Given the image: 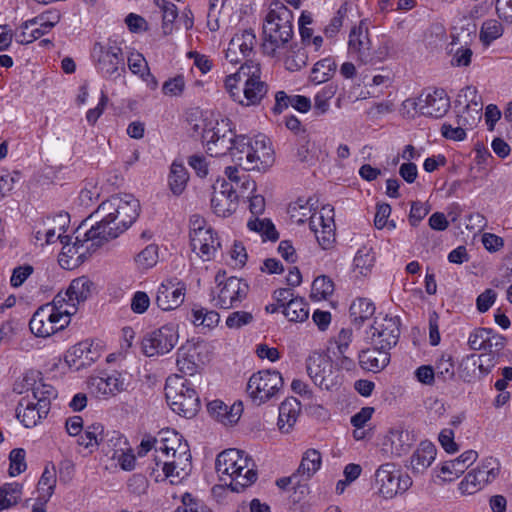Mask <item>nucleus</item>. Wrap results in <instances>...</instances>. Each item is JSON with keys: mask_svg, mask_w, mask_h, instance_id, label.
Listing matches in <instances>:
<instances>
[{"mask_svg": "<svg viewBox=\"0 0 512 512\" xmlns=\"http://www.w3.org/2000/svg\"><path fill=\"white\" fill-rule=\"evenodd\" d=\"M48 413L45 404H37L36 401L27 397L22 398L16 408V417L26 428L38 425Z\"/></svg>", "mask_w": 512, "mask_h": 512, "instance_id": "b1692460", "label": "nucleus"}, {"mask_svg": "<svg viewBox=\"0 0 512 512\" xmlns=\"http://www.w3.org/2000/svg\"><path fill=\"white\" fill-rule=\"evenodd\" d=\"M301 409L300 402L290 397L284 400L279 407L278 428L283 433H288L297 421Z\"/></svg>", "mask_w": 512, "mask_h": 512, "instance_id": "473e14b6", "label": "nucleus"}, {"mask_svg": "<svg viewBox=\"0 0 512 512\" xmlns=\"http://www.w3.org/2000/svg\"><path fill=\"white\" fill-rule=\"evenodd\" d=\"M310 201L311 199L299 198L289 205L288 213L297 224H302L309 220V227L319 245L323 249H328L335 241L334 208L330 205H325L317 214L313 212V204Z\"/></svg>", "mask_w": 512, "mask_h": 512, "instance_id": "f03ea898", "label": "nucleus"}, {"mask_svg": "<svg viewBox=\"0 0 512 512\" xmlns=\"http://www.w3.org/2000/svg\"><path fill=\"white\" fill-rule=\"evenodd\" d=\"M91 388L99 397L114 396L124 389V382L118 372L106 377H95L91 380Z\"/></svg>", "mask_w": 512, "mask_h": 512, "instance_id": "7c9ffc66", "label": "nucleus"}, {"mask_svg": "<svg viewBox=\"0 0 512 512\" xmlns=\"http://www.w3.org/2000/svg\"><path fill=\"white\" fill-rule=\"evenodd\" d=\"M155 5L162 13V30L165 35L173 31V23L178 16V10L175 4L167 0H154Z\"/></svg>", "mask_w": 512, "mask_h": 512, "instance_id": "09e8293b", "label": "nucleus"}, {"mask_svg": "<svg viewBox=\"0 0 512 512\" xmlns=\"http://www.w3.org/2000/svg\"><path fill=\"white\" fill-rule=\"evenodd\" d=\"M306 369L315 385L330 390L337 384L330 357L325 353L314 351L306 360Z\"/></svg>", "mask_w": 512, "mask_h": 512, "instance_id": "f8f14e48", "label": "nucleus"}, {"mask_svg": "<svg viewBox=\"0 0 512 512\" xmlns=\"http://www.w3.org/2000/svg\"><path fill=\"white\" fill-rule=\"evenodd\" d=\"M189 174L182 163L174 161L169 174V187L174 195H180L185 190Z\"/></svg>", "mask_w": 512, "mask_h": 512, "instance_id": "79ce46f5", "label": "nucleus"}, {"mask_svg": "<svg viewBox=\"0 0 512 512\" xmlns=\"http://www.w3.org/2000/svg\"><path fill=\"white\" fill-rule=\"evenodd\" d=\"M359 364L362 369L378 373L382 371L390 362V353L384 348L373 345L371 348L362 350L359 353Z\"/></svg>", "mask_w": 512, "mask_h": 512, "instance_id": "bb28decb", "label": "nucleus"}, {"mask_svg": "<svg viewBox=\"0 0 512 512\" xmlns=\"http://www.w3.org/2000/svg\"><path fill=\"white\" fill-rule=\"evenodd\" d=\"M185 285L173 280L162 283L157 291L156 304L164 310H172L179 307L185 298Z\"/></svg>", "mask_w": 512, "mask_h": 512, "instance_id": "4be33fe9", "label": "nucleus"}, {"mask_svg": "<svg viewBox=\"0 0 512 512\" xmlns=\"http://www.w3.org/2000/svg\"><path fill=\"white\" fill-rule=\"evenodd\" d=\"M67 295L59 292L50 303L54 311L59 315L60 322H62L61 325L66 326L70 323L71 316L77 312V305L80 303Z\"/></svg>", "mask_w": 512, "mask_h": 512, "instance_id": "58836bf2", "label": "nucleus"}, {"mask_svg": "<svg viewBox=\"0 0 512 512\" xmlns=\"http://www.w3.org/2000/svg\"><path fill=\"white\" fill-rule=\"evenodd\" d=\"M283 313L291 322H303L309 317L308 305L301 297L288 302Z\"/></svg>", "mask_w": 512, "mask_h": 512, "instance_id": "de8ad7c7", "label": "nucleus"}, {"mask_svg": "<svg viewBox=\"0 0 512 512\" xmlns=\"http://www.w3.org/2000/svg\"><path fill=\"white\" fill-rule=\"evenodd\" d=\"M417 105L422 115L438 119L448 112L450 98L444 89L428 90L420 95Z\"/></svg>", "mask_w": 512, "mask_h": 512, "instance_id": "a211bd4d", "label": "nucleus"}, {"mask_svg": "<svg viewBox=\"0 0 512 512\" xmlns=\"http://www.w3.org/2000/svg\"><path fill=\"white\" fill-rule=\"evenodd\" d=\"M99 447L106 455L115 459L122 450H129L126 438L117 431H104L99 438Z\"/></svg>", "mask_w": 512, "mask_h": 512, "instance_id": "c9c22d12", "label": "nucleus"}, {"mask_svg": "<svg viewBox=\"0 0 512 512\" xmlns=\"http://www.w3.org/2000/svg\"><path fill=\"white\" fill-rule=\"evenodd\" d=\"M375 262V253L371 247H361L354 257V270L361 275H367Z\"/></svg>", "mask_w": 512, "mask_h": 512, "instance_id": "8fccbe9b", "label": "nucleus"}, {"mask_svg": "<svg viewBox=\"0 0 512 512\" xmlns=\"http://www.w3.org/2000/svg\"><path fill=\"white\" fill-rule=\"evenodd\" d=\"M99 352L88 340L81 341L72 346L65 355V361L70 367L79 370L91 365L99 358Z\"/></svg>", "mask_w": 512, "mask_h": 512, "instance_id": "5701e85b", "label": "nucleus"}, {"mask_svg": "<svg viewBox=\"0 0 512 512\" xmlns=\"http://www.w3.org/2000/svg\"><path fill=\"white\" fill-rule=\"evenodd\" d=\"M91 57L99 64H119L124 61V52L115 41L95 43L91 50Z\"/></svg>", "mask_w": 512, "mask_h": 512, "instance_id": "c756f323", "label": "nucleus"}, {"mask_svg": "<svg viewBox=\"0 0 512 512\" xmlns=\"http://www.w3.org/2000/svg\"><path fill=\"white\" fill-rule=\"evenodd\" d=\"M178 338L177 327L173 324H167L143 337L142 350L148 357L163 355L175 347Z\"/></svg>", "mask_w": 512, "mask_h": 512, "instance_id": "9d476101", "label": "nucleus"}, {"mask_svg": "<svg viewBox=\"0 0 512 512\" xmlns=\"http://www.w3.org/2000/svg\"><path fill=\"white\" fill-rule=\"evenodd\" d=\"M348 49L350 53L359 55V60L363 61L362 56L370 50V40L368 38L367 27L360 22L358 27L352 28L349 34Z\"/></svg>", "mask_w": 512, "mask_h": 512, "instance_id": "4c0bfd02", "label": "nucleus"}, {"mask_svg": "<svg viewBox=\"0 0 512 512\" xmlns=\"http://www.w3.org/2000/svg\"><path fill=\"white\" fill-rule=\"evenodd\" d=\"M25 450L22 448H15L9 454L10 467L9 474L10 476H17L24 472L27 468L25 461Z\"/></svg>", "mask_w": 512, "mask_h": 512, "instance_id": "e2e57ef3", "label": "nucleus"}, {"mask_svg": "<svg viewBox=\"0 0 512 512\" xmlns=\"http://www.w3.org/2000/svg\"><path fill=\"white\" fill-rule=\"evenodd\" d=\"M103 432V426L99 423L88 426L84 433L78 435L77 444L85 448L99 447V438Z\"/></svg>", "mask_w": 512, "mask_h": 512, "instance_id": "4d7b16f0", "label": "nucleus"}, {"mask_svg": "<svg viewBox=\"0 0 512 512\" xmlns=\"http://www.w3.org/2000/svg\"><path fill=\"white\" fill-rule=\"evenodd\" d=\"M476 39L475 25H468L460 33L452 34L449 44V53L452 55V63L470 64L473 51L471 44Z\"/></svg>", "mask_w": 512, "mask_h": 512, "instance_id": "aec40b11", "label": "nucleus"}, {"mask_svg": "<svg viewBox=\"0 0 512 512\" xmlns=\"http://www.w3.org/2000/svg\"><path fill=\"white\" fill-rule=\"evenodd\" d=\"M93 283L85 276L72 280L68 289L63 292L68 294L67 296L72 297L77 302L85 301L92 292Z\"/></svg>", "mask_w": 512, "mask_h": 512, "instance_id": "49530a36", "label": "nucleus"}, {"mask_svg": "<svg viewBox=\"0 0 512 512\" xmlns=\"http://www.w3.org/2000/svg\"><path fill=\"white\" fill-rule=\"evenodd\" d=\"M192 322L199 326H205L208 328L214 327L220 320V315L214 310H208L201 306H195L192 309Z\"/></svg>", "mask_w": 512, "mask_h": 512, "instance_id": "5fc2aeb1", "label": "nucleus"}, {"mask_svg": "<svg viewBox=\"0 0 512 512\" xmlns=\"http://www.w3.org/2000/svg\"><path fill=\"white\" fill-rule=\"evenodd\" d=\"M239 195L232 183L218 179L213 185L211 208L219 217L231 216L238 207Z\"/></svg>", "mask_w": 512, "mask_h": 512, "instance_id": "ddd939ff", "label": "nucleus"}, {"mask_svg": "<svg viewBox=\"0 0 512 512\" xmlns=\"http://www.w3.org/2000/svg\"><path fill=\"white\" fill-rule=\"evenodd\" d=\"M165 396L171 409L186 418L194 417L200 408L198 393L182 376L173 375L167 378Z\"/></svg>", "mask_w": 512, "mask_h": 512, "instance_id": "423d86ee", "label": "nucleus"}, {"mask_svg": "<svg viewBox=\"0 0 512 512\" xmlns=\"http://www.w3.org/2000/svg\"><path fill=\"white\" fill-rule=\"evenodd\" d=\"M186 463L185 466L178 464L180 462V456L178 452H172L166 457L155 456L156 467H161L164 478L169 479L171 484L181 483L186 477L189 476L192 470L191 453L190 449L186 451ZM181 459H183L181 457Z\"/></svg>", "mask_w": 512, "mask_h": 512, "instance_id": "f3484780", "label": "nucleus"}, {"mask_svg": "<svg viewBox=\"0 0 512 512\" xmlns=\"http://www.w3.org/2000/svg\"><path fill=\"white\" fill-rule=\"evenodd\" d=\"M254 144V137L247 135H236L234 145L231 150V157L234 162L242 166L244 170H253V157L252 149Z\"/></svg>", "mask_w": 512, "mask_h": 512, "instance_id": "c85d7f7f", "label": "nucleus"}, {"mask_svg": "<svg viewBox=\"0 0 512 512\" xmlns=\"http://www.w3.org/2000/svg\"><path fill=\"white\" fill-rule=\"evenodd\" d=\"M478 479L480 478L473 469L469 471L459 484V490L461 493L472 495L485 487L484 484H482V482Z\"/></svg>", "mask_w": 512, "mask_h": 512, "instance_id": "0e129e2a", "label": "nucleus"}, {"mask_svg": "<svg viewBox=\"0 0 512 512\" xmlns=\"http://www.w3.org/2000/svg\"><path fill=\"white\" fill-rule=\"evenodd\" d=\"M236 134L231 128L230 120L222 118L215 122H206L202 133V142L210 156L231 155Z\"/></svg>", "mask_w": 512, "mask_h": 512, "instance_id": "0eeeda50", "label": "nucleus"}, {"mask_svg": "<svg viewBox=\"0 0 512 512\" xmlns=\"http://www.w3.org/2000/svg\"><path fill=\"white\" fill-rule=\"evenodd\" d=\"M139 201L130 194L115 195L103 201L94 216L99 219L85 232L86 240L96 245L117 238L125 232L139 216Z\"/></svg>", "mask_w": 512, "mask_h": 512, "instance_id": "f257e3e1", "label": "nucleus"}, {"mask_svg": "<svg viewBox=\"0 0 512 512\" xmlns=\"http://www.w3.org/2000/svg\"><path fill=\"white\" fill-rule=\"evenodd\" d=\"M68 222L69 215L67 213H61L52 218L48 217L44 223L45 244L54 243L57 239L61 241V238L70 240L69 235H63Z\"/></svg>", "mask_w": 512, "mask_h": 512, "instance_id": "e433bc0d", "label": "nucleus"}, {"mask_svg": "<svg viewBox=\"0 0 512 512\" xmlns=\"http://www.w3.org/2000/svg\"><path fill=\"white\" fill-rule=\"evenodd\" d=\"M478 458V453L475 450H467L459 457L445 461L440 468L442 474L451 475L454 478L459 477L464 471L470 467Z\"/></svg>", "mask_w": 512, "mask_h": 512, "instance_id": "f704fd0d", "label": "nucleus"}, {"mask_svg": "<svg viewBox=\"0 0 512 512\" xmlns=\"http://www.w3.org/2000/svg\"><path fill=\"white\" fill-rule=\"evenodd\" d=\"M293 13L280 2L271 4L263 25L264 54L274 56L276 49L288 43L293 36Z\"/></svg>", "mask_w": 512, "mask_h": 512, "instance_id": "20e7f679", "label": "nucleus"}, {"mask_svg": "<svg viewBox=\"0 0 512 512\" xmlns=\"http://www.w3.org/2000/svg\"><path fill=\"white\" fill-rule=\"evenodd\" d=\"M158 261V247L150 244L146 246L135 257L137 266L141 269H149L153 267Z\"/></svg>", "mask_w": 512, "mask_h": 512, "instance_id": "052dcab7", "label": "nucleus"}, {"mask_svg": "<svg viewBox=\"0 0 512 512\" xmlns=\"http://www.w3.org/2000/svg\"><path fill=\"white\" fill-rule=\"evenodd\" d=\"M56 486V476L53 470H49L45 468L39 481H38V492L39 497L38 501H43V503H47L51 496L54 493V489Z\"/></svg>", "mask_w": 512, "mask_h": 512, "instance_id": "3c124183", "label": "nucleus"}, {"mask_svg": "<svg viewBox=\"0 0 512 512\" xmlns=\"http://www.w3.org/2000/svg\"><path fill=\"white\" fill-rule=\"evenodd\" d=\"M175 512H209V510L201 500L190 493H185L182 496V506L178 507Z\"/></svg>", "mask_w": 512, "mask_h": 512, "instance_id": "338daca9", "label": "nucleus"}, {"mask_svg": "<svg viewBox=\"0 0 512 512\" xmlns=\"http://www.w3.org/2000/svg\"><path fill=\"white\" fill-rule=\"evenodd\" d=\"M378 494L384 499H392L404 494L411 486L412 479L402 472L395 463L387 462L380 465L374 474Z\"/></svg>", "mask_w": 512, "mask_h": 512, "instance_id": "6e6552de", "label": "nucleus"}, {"mask_svg": "<svg viewBox=\"0 0 512 512\" xmlns=\"http://www.w3.org/2000/svg\"><path fill=\"white\" fill-rule=\"evenodd\" d=\"M32 395V399L36 401L37 404H45L47 410L50 411L51 401L56 399L57 391L53 386L49 384L38 383L33 387Z\"/></svg>", "mask_w": 512, "mask_h": 512, "instance_id": "6e6d98bb", "label": "nucleus"}, {"mask_svg": "<svg viewBox=\"0 0 512 512\" xmlns=\"http://www.w3.org/2000/svg\"><path fill=\"white\" fill-rule=\"evenodd\" d=\"M334 292L333 281L325 275L319 276L314 279L311 287L310 297L313 300H324L327 299Z\"/></svg>", "mask_w": 512, "mask_h": 512, "instance_id": "864d4df0", "label": "nucleus"}, {"mask_svg": "<svg viewBox=\"0 0 512 512\" xmlns=\"http://www.w3.org/2000/svg\"><path fill=\"white\" fill-rule=\"evenodd\" d=\"M321 454L316 449H308L302 456L301 463L297 469V474L304 478L310 479L321 466Z\"/></svg>", "mask_w": 512, "mask_h": 512, "instance_id": "a19ab883", "label": "nucleus"}, {"mask_svg": "<svg viewBox=\"0 0 512 512\" xmlns=\"http://www.w3.org/2000/svg\"><path fill=\"white\" fill-rule=\"evenodd\" d=\"M503 33V27L500 22L495 19H490L482 24L480 31V40L489 45L492 41L499 38Z\"/></svg>", "mask_w": 512, "mask_h": 512, "instance_id": "13d9d810", "label": "nucleus"}, {"mask_svg": "<svg viewBox=\"0 0 512 512\" xmlns=\"http://www.w3.org/2000/svg\"><path fill=\"white\" fill-rule=\"evenodd\" d=\"M435 374L443 380L451 379L454 376V362L452 356L443 354L436 362Z\"/></svg>", "mask_w": 512, "mask_h": 512, "instance_id": "774afa93", "label": "nucleus"}, {"mask_svg": "<svg viewBox=\"0 0 512 512\" xmlns=\"http://www.w3.org/2000/svg\"><path fill=\"white\" fill-rule=\"evenodd\" d=\"M375 313L373 302L367 298H358L350 305L351 322L360 328Z\"/></svg>", "mask_w": 512, "mask_h": 512, "instance_id": "ea45409f", "label": "nucleus"}, {"mask_svg": "<svg viewBox=\"0 0 512 512\" xmlns=\"http://www.w3.org/2000/svg\"><path fill=\"white\" fill-rule=\"evenodd\" d=\"M247 227L251 231L260 233L265 240L276 241L279 238L274 224L269 219H260L256 216L255 219L248 221Z\"/></svg>", "mask_w": 512, "mask_h": 512, "instance_id": "603ef678", "label": "nucleus"}, {"mask_svg": "<svg viewBox=\"0 0 512 512\" xmlns=\"http://www.w3.org/2000/svg\"><path fill=\"white\" fill-rule=\"evenodd\" d=\"M86 231H83V225L79 226L75 231L76 236L73 243H71V240H67V238H61L63 247L59 254L58 262L62 268L72 270L84 262L85 254L90 249V247L84 248L86 242H91V247L93 248L100 246L93 243L92 240H86ZM70 239L72 238L70 237Z\"/></svg>", "mask_w": 512, "mask_h": 512, "instance_id": "9b49d317", "label": "nucleus"}, {"mask_svg": "<svg viewBox=\"0 0 512 512\" xmlns=\"http://www.w3.org/2000/svg\"><path fill=\"white\" fill-rule=\"evenodd\" d=\"M217 305L222 309H230L238 306L246 298L249 286L237 277H229L225 282L219 283Z\"/></svg>", "mask_w": 512, "mask_h": 512, "instance_id": "6ab92c4d", "label": "nucleus"}, {"mask_svg": "<svg viewBox=\"0 0 512 512\" xmlns=\"http://www.w3.org/2000/svg\"><path fill=\"white\" fill-rule=\"evenodd\" d=\"M44 14L33 19L25 21L16 31V41L21 44H29L41 37V32L37 29L39 21L43 20Z\"/></svg>", "mask_w": 512, "mask_h": 512, "instance_id": "a18cd8bd", "label": "nucleus"}, {"mask_svg": "<svg viewBox=\"0 0 512 512\" xmlns=\"http://www.w3.org/2000/svg\"><path fill=\"white\" fill-rule=\"evenodd\" d=\"M177 366L181 373L190 376L194 375L198 370L194 355L184 352L183 348L178 350Z\"/></svg>", "mask_w": 512, "mask_h": 512, "instance_id": "69168bd1", "label": "nucleus"}, {"mask_svg": "<svg viewBox=\"0 0 512 512\" xmlns=\"http://www.w3.org/2000/svg\"><path fill=\"white\" fill-rule=\"evenodd\" d=\"M251 67L240 66L236 73L225 80V87L233 100L245 106L260 103L267 93V85L256 72L251 73Z\"/></svg>", "mask_w": 512, "mask_h": 512, "instance_id": "39448f33", "label": "nucleus"}, {"mask_svg": "<svg viewBox=\"0 0 512 512\" xmlns=\"http://www.w3.org/2000/svg\"><path fill=\"white\" fill-rule=\"evenodd\" d=\"M473 104L482 106L481 97L473 86H466L461 89L455 100V108L468 107Z\"/></svg>", "mask_w": 512, "mask_h": 512, "instance_id": "bf43d9fd", "label": "nucleus"}, {"mask_svg": "<svg viewBox=\"0 0 512 512\" xmlns=\"http://www.w3.org/2000/svg\"><path fill=\"white\" fill-rule=\"evenodd\" d=\"M416 442L415 435L401 428L391 429L386 436L384 446L390 447V453L394 457L406 455Z\"/></svg>", "mask_w": 512, "mask_h": 512, "instance_id": "a878e982", "label": "nucleus"}, {"mask_svg": "<svg viewBox=\"0 0 512 512\" xmlns=\"http://www.w3.org/2000/svg\"><path fill=\"white\" fill-rule=\"evenodd\" d=\"M436 447L429 441H423L414 451L410 459V468L413 473H423L435 460Z\"/></svg>", "mask_w": 512, "mask_h": 512, "instance_id": "72a5a7b5", "label": "nucleus"}, {"mask_svg": "<svg viewBox=\"0 0 512 512\" xmlns=\"http://www.w3.org/2000/svg\"><path fill=\"white\" fill-rule=\"evenodd\" d=\"M189 448L186 441L182 440V436L172 429L162 430L159 433V439L155 451L156 456H162L163 458L170 455L172 452H178L180 459L178 464L185 466L186 463V451Z\"/></svg>", "mask_w": 512, "mask_h": 512, "instance_id": "412c9836", "label": "nucleus"}, {"mask_svg": "<svg viewBox=\"0 0 512 512\" xmlns=\"http://www.w3.org/2000/svg\"><path fill=\"white\" fill-rule=\"evenodd\" d=\"M283 379L276 370H262L254 373L248 381L247 392L258 405L272 399L282 388Z\"/></svg>", "mask_w": 512, "mask_h": 512, "instance_id": "1a4fd4ad", "label": "nucleus"}, {"mask_svg": "<svg viewBox=\"0 0 512 512\" xmlns=\"http://www.w3.org/2000/svg\"><path fill=\"white\" fill-rule=\"evenodd\" d=\"M255 463L244 451L227 449L216 458V471L222 481L230 480L232 491L240 492L257 480Z\"/></svg>", "mask_w": 512, "mask_h": 512, "instance_id": "7ed1b4c3", "label": "nucleus"}, {"mask_svg": "<svg viewBox=\"0 0 512 512\" xmlns=\"http://www.w3.org/2000/svg\"><path fill=\"white\" fill-rule=\"evenodd\" d=\"M256 36L251 29L237 32L229 42L226 59L230 64H248L253 61Z\"/></svg>", "mask_w": 512, "mask_h": 512, "instance_id": "4468645a", "label": "nucleus"}, {"mask_svg": "<svg viewBox=\"0 0 512 512\" xmlns=\"http://www.w3.org/2000/svg\"><path fill=\"white\" fill-rule=\"evenodd\" d=\"M490 337L491 328H477L469 335L468 345L470 349L475 351L487 350Z\"/></svg>", "mask_w": 512, "mask_h": 512, "instance_id": "680f3d73", "label": "nucleus"}, {"mask_svg": "<svg viewBox=\"0 0 512 512\" xmlns=\"http://www.w3.org/2000/svg\"><path fill=\"white\" fill-rule=\"evenodd\" d=\"M192 251L203 261H210L221 247L217 233L214 230L199 232L190 239Z\"/></svg>", "mask_w": 512, "mask_h": 512, "instance_id": "393cba45", "label": "nucleus"}, {"mask_svg": "<svg viewBox=\"0 0 512 512\" xmlns=\"http://www.w3.org/2000/svg\"><path fill=\"white\" fill-rule=\"evenodd\" d=\"M457 110L456 123L466 130H472L477 126L482 117V106L473 104L468 107L455 108Z\"/></svg>", "mask_w": 512, "mask_h": 512, "instance_id": "37998d69", "label": "nucleus"}, {"mask_svg": "<svg viewBox=\"0 0 512 512\" xmlns=\"http://www.w3.org/2000/svg\"><path fill=\"white\" fill-rule=\"evenodd\" d=\"M400 321L398 317L385 316L371 326V340L376 347L390 351L399 340Z\"/></svg>", "mask_w": 512, "mask_h": 512, "instance_id": "2eb2a0df", "label": "nucleus"}, {"mask_svg": "<svg viewBox=\"0 0 512 512\" xmlns=\"http://www.w3.org/2000/svg\"><path fill=\"white\" fill-rule=\"evenodd\" d=\"M253 170H265L274 162V151L270 140L263 134L254 137L252 149Z\"/></svg>", "mask_w": 512, "mask_h": 512, "instance_id": "cd10ccee", "label": "nucleus"}, {"mask_svg": "<svg viewBox=\"0 0 512 512\" xmlns=\"http://www.w3.org/2000/svg\"><path fill=\"white\" fill-rule=\"evenodd\" d=\"M208 411L218 421L224 424H234L240 419L243 406L239 402L229 407L220 400H214L208 404Z\"/></svg>", "mask_w": 512, "mask_h": 512, "instance_id": "2f4dec72", "label": "nucleus"}, {"mask_svg": "<svg viewBox=\"0 0 512 512\" xmlns=\"http://www.w3.org/2000/svg\"><path fill=\"white\" fill-rule=\"evenodd\" d=\"M60 317L53 306L47 303L33 314L29 322L30 330L37 337H49L54 333L64 329L66 325H61Z\"/></svg>", "mask_w": 512, "mask_h": 512, "instance_id": "dca6fc26", "label": "nucleus"}, {"mask_svg": "<svg viewBox=\"0 0 512 512\" xmlns=\"http://www.w3.org/2000/svg\"><path fill=\"white\" fill-rule=\"evenodd\" d=\"M473 470L477 473L482 484L486 486L498 477L500 473V463L494 457H487L482 459L479 465Z\"/></svg>", "mask_w": 512, "mask_h": 512, "instance_id": "c03bdc74", "label": "nucleus"}]
</instances>
